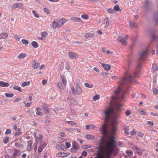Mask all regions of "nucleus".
<instances>
[{
	"instance_id": "f257e3e1",
	"label": "nucleus",
	"mask_w": 158,
	"mask_h": 158,
	"mask_svg": "<svg viewBox=\"0 0 158 158\" xmlns=\"http://www.w3.org/2000/svg\"><path fill=\"white\" fill-rule=\"evenodd\" d=\"M141 67V64H140V63L139 62L137 63L135 70L134 72V76L127 75L125 77H123L121 79H120V84L121 85H122L128 83V82H132V78L134 77H139L140 75Z\"/></svg>"
},
{
	"instance_id": "f03ea898",
	"label": "nucleus",
	"mask_w": 158,
	"mask_h": 158,
	"mask_svg": "<svg viewBox=\"0 0 158 158\" xmlns=\"http://www.w3.org/2000/svg\"><path fill=\"white\" fill-rule=\"evenodd\" d=\"M105 114L106 115L105 120L104 123L102 125L100 130L102 132V134L103 135H105L106 134V127L107 125L106 123V121L109 119L113 116L114 114V110L111 108H109L105 110Z\"/></svg>"
},
{
	"instance_id": "7ed1b4c3",
	"label": "nucleus",
	"mask_w": 158,
	"mask_h": 158,
	"mask_svg": "<svg viewBox=\"0 0 158 158\" xmlns=\"http://www.w3.org/2000/svg\"><path fill=\"white\" fill-rule=\"evenodd\" d=\"M65 22V19L64 18H62L57 21H53L52 23V27L55 29L57 28H60Z\"/></svg>"
},
{
	"instance_id": "20e7f679",
	"label": "nucleus",
	"mask_w": 158,
	"mask_h": 158,
	"mask_svg": "<svg viewBox=\"0 0 158 158\" xmlns=\"http://www.w3.org/2000/svg\"><path fill=\"white\" fill-rule=\"evenodd\" d=\"M34 135L37 143H38L40 142L41 143L42 142L43 137L41 134H39L38 132H34Z\"/></svg>"
},
{
	"instance_id": "39448f33",
	"label": "nucleus",
	"mask_w": 158,
	"mask_h": 158,
	"mask_svg": "<svg viewBox=\"0 0 158 158\" xmlns=\"http://www.w3.org/2000/svg\"><path fill=\"white\" fill-rule=\"evenodd\" d=\"M111 126L112 128L111 131V134L112 136H114L115 135L117 130V126L116 122L114 121L112 122L111 123Z\"/></svg>"
},
{
	"instance_id": "423d86ee",
	"label": "nucleus",
	"mask_w": 158,
	"mask_h": 158,
	"mask_svg": "<svg viewBox=\"0 0 158 158\" xmlns=\"http://www.w3.org/2000/svg\"><path fill=\"white\" fill-rule=\"evenodd\" d=\"M128 38V36L127 35H126L125 36V38L121 36H119L117 39L123 45H126L127 43L125 39H127Z\"/></svg>"
},
{
	"instance_id": "0eeeda50",
	"label": "nucleus",
	"mask_w": 158,
	"mask_h": 158,
	"mask_svg": "<svg viewBox=\"0 0 158 158\" xmlns=\"http://www.w3.org/2000/svg\"><path fill=\"white\" fill-rule=\"evenodd\" d=\"M79 148V146L77 143L75 142H73L72 148L71 149V152L76 153L77 152V149Z\"/></svg>"
},
{
	"instance_id": "6e6552de",
	"label": "nucleus",
	"mask_w": 158,
	"mask_h": 158,
	"mask_svg": "<svg viewBox=\"0 0 158 158\" xmlns=\"http://www.w3.org/2000/svg\"><path fill=\"white\" fill-rule=\"evenodd\" d=\"M148 52V50H146L145 51H143L140 54V57L139 58L140 60H143L147 56V53Z\"/></svg>"
},
{
	"instance_id": "1a4fd4ad",
	"label": "nucleus",
	"mask_w": 158,
	"mask_h": 158,
	"mask_svg": "<svg viewBox=\"0 0 158 158\" xmlns=\"http://www.w3.org/2000/svg\"><path fill=\"white\" fill-rule=\"evenodd\" d=\"M46 144L44 142H42L40 145L38 147V151L39 153H41L43 151V150L46 147Z\"/></svg>"
},
{
	"instance_id": "9d476101",
	"label": "nucleus",
	"mask_w": 158,
	"mask_h": 158,
	"mask_svg": "<svg viewBox=\"0 0 158 158\" xmlns=\"http://www.w3.org/2000/svg\"><path fill=\"white\" fill-rule=\"evenodd\" d=\"M14 128L15 130V131L16 132L14 134L15 136H19L22 134V132H20L21 129L19 128H18L16 125H14Z\"/></svg>"
},
{
	"instance_id": "9b49d317",
	"label": "nucleus",
	"mask_w": 158,
	"mask_h": 158,
	"mask_svg": "<svg viewBox=\"0 0 158 158\" xmlns=\"http://www.w3.org/2000/svg\"><path fill=\"white\" fill-rule=\"evenodd\" d=\"M32 141L31 140H29L27 142V150L29 151H31L32 149Z\"/></svg>"
},
{
	"instance_id": "f8f14e48",
	"label": "nucleus",
	"mask_w": 158,
	"mask_h": 158,
	"mask_svg": "<svg viewBox=\"0 0 158 158\" xmlns=\"http://www.w3.org/2000/svg\"><path fill=\"white\" fill-rule=\"evenodd\" d=\"M69 155V154L68 153L59 152L56 154V156L57 157H65L68 156Z\"/></svg>"
},
{
	"instance_id": "ddd939ff",
	"label": "nucleus",
	"mask_w": 158,
	"mask_h": 158,
	"mask_svg": "<svg viewBox=\"0 0 158 158\" xmlns=\"http://www.w3.org/2000/svg\"><path fill=\"white\" fill-rule=\"evenodd\" d=\"M101 66L105 70L107 71H109L111 68V66L110 65L105 64L103 63L101 64Z\"/></svg>"
},
{
	"instance_id": "4468645a",
	"label": "nucleus",
	"mask_w": 158,
	"mask_h": 158,
	"mask_svg": "<svg viewBox=\"0 0 158 158\" xmlns=\"http://www.w3.org/2000/svg\"><path fill=\"white\" fill-rule=\"evenodd\" d=\"M56 148L58 150H65L66 148H65L64 145L61 144L60 145L58 144L56 145Z\"/></svg>"
},
{
	"instance_id": "2eb2a0df",
	"label": "nucleus",
	"mask_w": 158,
	"mask_h": 158,
	"mask_svg": "<svg viewBox=\"0 0 158 158\" xmlns=\"http://www.w3.org/2000/svg\"><path fill=\"white\" fill-rule=\"evenodd\" d=\"M69 55L71 59H75L78 57L77 55L73 52H69Z\"/></svg>"
},
{
	"instance_id": "dca6fc26",
	"label": "nucleus",
	"mask_w": 158,
	"mask_h": 158,
	"mask_svg": "<svg viewBox=\"0 0 158 158\" xmlns=\"http://www.w3.org/2000/svg\"><path fill=\"white\" fill-rule=\"evenodd\" d=\"M76 92L77 94H81L82 93V90L81 87L78 84L76 86Z\"/></svg>"
},
{
	"instance_id": "f3484780",
	"label": "nucleus",
	"mask_w": 158,
	"mask_h": 158,
	"mask_svg": "<svg viewBox=\"0 0 158 158\" xmlns=\"http://www.w3.org/2000/svg\"><path fill=\"white\" fill-rule=\"evenodd\" d=\"M36 111V114L40 116H42L43 115L42 113L41 112L42 109L39 107H37L35 109Z\"/></svg>"
},
{
	"instance_id": "a211bd4d",
	"label": "nucleus",
	"mask_w": 158,
	"mask_h": 158,
	"mask_svg": "<svg viewBox=\"0 0 158 158\" xmlns=\"http://www.w3.org/2000/svg\"><path fill=\"white\" fill-rule=\"evenodd\" d=\"M71 19L73 21H74L76 22L81 23L82 21L81 19L79 18L76 17H72L71 18Z\"/></svg>"
},
{
	"instance_id": "6ab92c4d",
	"label": "nucleus",
	"mask_w": 158,
	"mask_h": 158,
	"mask_svg": "<svg viewBox=\"0 0 158 158\" xmlns=\"http://www.w3.org/2000/svg\"><path fill=\"white\" fill-rule=\"evenodd\" d=\"M8 36L7 33H1L0 34V40L6 39Z\"/></svg>"
},
{
	"instance_id": "aec40b11",
	"label": "nucleus",
	"mask_w": 158,
	"mask_h": 158,
	"mask_svg": "<svg viewBox=\"0 0 158 158\" xmlns=\"http://www.w3.org/2000/svg\"><path fill=\"white\" fill-rule=\"evenodd\" d=\"M94 34L92 33H88L86 34L85 35V36L86 39H88L90 38L94 37Z\"/></svg>"
},
{
	"instance_id": "412c9836",
	"label": "nucleus",
	"mask_w": 158,
	"mask_h": 158,
	"mask_svg": "<svg viewBox=\"0 0 158 158\" xmlns=\"http://www.w3.org/2000/svg\"><path fill=\"white\" fill-rule=\"evenodd\" d=\"M104 24L106 25L105 27L106 28H107L109 25V19L108 17H106L104 18Z\"/></svg>"
},
{
	"instance_id": "4be33fe9",
	"label": "nucleus",
	"mask_w": 158,
	"mask_h": 158,
	"mask_svg": "<svg viewBox=\"0 0 158 158\" xmlns=\"http://www.w3.org/2000/svg\"><path fill=\"white\" fill-rule=\"evenodd\" d=\"M121 89V88L120 87L118 86V89L117 90H116L114 91V93L116 95L115 96V98L117 99H118L119 98H118L117 96V95Z\"/></svg>"
},
{
	"instance_id": "5701e85b",
	"label": "nucleus",
	"mask_w": 158,
	"mask_h": 158,
	"mask_svg": "<svg viewBox=\"0 0 158 158\" xmlns=\"http://www.w3.org/2000/svg\"><path fill=\"white\" fill-rule=\"evenodd\" d=\"M9 86V84L7 82L3 81H0V86L2 87H8Z\"/></svg>"
},
{
	"instance_id": "b1692460",
	"label": "nucleus",
	"mask_w": 158,
	"mask_h": 158,
	"mask_svg": "<svg viewBox=\"0 0 158 158\" xmlns=\"http://www.w3.org/2000/svg\"><path fill=\"white\" fill-rule=\"evenodd\" d=\"M27 56L26 54L21 53L17 56V58L19 59H23L25 58Z\"/></svg>"
},
{
	"instance_id": "393cba45",
	"label": "nucleus",
	"mask_w": 158,
	"mask_h": 158,
	"mask_svg": "<svg viewBox=\"0 0 158 158\" xmlns=\"http://www.w3.org/2000/svg\"><path fill=\"white\" fill-rule=\"evenodd\" d=\"M86 138L89 140H93L95 139V137L94 136L92 135H90L89 134H86L85 135Z\"/></svg>"
},
{
	"instance_id": "a878e982",
	"label": "nucleus",
	"mask_w": 158,
	"mask_h": 158,
	"mask_svg": "<svg viewBox=\"0 0 158 158\" xmlns=\"http://www.w3.org/2000/svg\"><path fill=\"white\" fill-rule=\"evenodd\" d=\"M62 82L64 86H66L67 84V81L65 77L64 76L61 77Z\"/></svg>"
},
{
	"instance_id": "bb28decb",
	"label": "nucleus",
	"mask_w": 158,
	"mask_h": 158,
	"mask_svg": "<svg viewBox=\"0 0 158 158\" xmlns=\"http://www.w3.org/2000/svg\"><path fill=\"white\" fill-rule=\"evenodd\" d=\"M122 105L120 103H116L115 104V106L118 112H119L120 108L122 107Z\"/></svg>"
},
{
	"instance_id": "cd10ccee",
	"label": "nucleus",
	"mask_w": 158,
	"mask_h": 158,
	"mask_svg": "<svg viewBox=\"0 0 158 158\" xmlns=\"http://www.w3.org/2000/svg\"><path fill=\"white\" fill-rule=\"evenodd\" d=\"M32 46L35 48H37L39 46V44L37 43L35 41H33L31 43Z\"/></svg>"
},
{
	"instance_id": "c85d7f7f",
	"label": "nucleus",
	"mask_w": 158,
	"mask_h": 158,
	"mask_svg": "<svg viewBox=\"0 0 158 158\" xmlns=\"http://www.w3.org/2000/svg\"><path fill=\"white\" fill-rule=\"evenodd\" d=\"M126 153L128 156H132L133 154V152L131 150H127L126 151Z\"/></svg>"
},
{
	"instance_id": "c756f323",
	"label": "nucleus",
	"mask_w": 158,
	"mask_h": 158,
	"mask_svg": "<svg viewBox=\"0 0 158 158\" xmlns=\"http://www.w3.org/2000/svg\"><path fill=\"white\" fill-rule=\"evenodd\" d=\"M40 65V63L39 62L36 63V64H33L32 66L33 67L34 69H38Z\"/></svg>"
},
{
	"instance_id": "7c9ffc66",
	"label": "nucleus",
	"mask_w": 158,
	"mask_h": 158,
	"mask_svg": "<svg viewBox=\"0 0 158 158\" xmlns=\"http://www.w3.org/2000/svg\"><path fill=\"white\" fill-rule=\"evenodd\" d=\"M13 35L16 40L19 41L20 40V38L21 37H20L19 35L15 34H14Z\"/></svg>"
},
{
	"instance_id": "2f4dec72",
	"label": "nucleus",
	"mask_w": 158,
	"mask_h": 158,
	"mask_svg": "<svg viewBox=\"0 0 158 158\" xmlns=\"http://www.w3.org/2000/svg\"><path fill=\"white\" fill-rule=\"evenodd\" d=\"M100 95L99 94H97L94 96L93 98V100L94 101L98 100L99 99Z\"/></svg>"
},
{
	"instance_id": "473e14b6",
	"label": "nucleus",
	"mask_w": 158,
	"mask_h": 158,
	"mask_svg": "<svg viewBox=\"0 0 158 158\" xmlns=\"http://www.w3.org/2000/svg\"><path fill=\"white\" fill-rule=\"evenodd\" d=\"M41 35L42 37L45 38L48 36V33L46 31H44L41 32Z\"/></svg>"
},
{
	"instance_id": "72a5a7b5",
	"label": "nucleus",
	"mask_w": 158,
	"mask_h": 158,
	"mask_svg": "<svg viewBox=\"0 0 158 158\" xmlns=\"http://www.w3.org/2000/svg\"><path fill=\"white\" fill-rule=\"evenodd\" d=\"M30 83V81H26L22 83L21 85L22 87H24L26 86L29 85Z\"/></svg>"
},
{
	"instance_id": "f704fd0d",
	"label": "nucleus",
	"mask_w": 158,
	"mask_h": 158,
	"mask_svg": "<svg viewBox=\"0 0 158 158\" xmlns=\"http://www.w3.org/2000/svg\"><path fill=\"white\" fill-rule=\"evenodd\" d=\"M85 86L89 88H92L94 87V85L93 84H90L88 83H84Z\"/></svg>"
},
{
	"instance_id": "c9c22d12",
	"label": "nucleus",
	"mask_w": 158,
	"mask_h": 158,
	"mask_svg": "<svg viewBox=\"0 0 158 158\" xmlns=\"http://www.w3.org/2000/svg\"><path fill=\"white\" fill-rule=\"evenodd\" d=\"M9 141V138L8 137H6L3 139V143L5 144L7 143Z\"/></svg>"
},
{
	"instance_id": "e433bc0d",
	"label": "nucleus",
	"mask_w": 158,
	"mask_h": 158,
	"mask_svg": "<svg viewBox=\"0 0 158 158\" xmlns=\"http://www.w3.org/2000/svg\"><path fill=\"white\" fill-rule=\"evenodd\" d=\"M138 112L140 114L142 115H144L146 114V112L144 111L141 109L138 110Z\"/></svg>"
},
{
	"instance_id": "4c0bfd02",
	"label": "nucleus",
	"mask_w": 158,
	"mask_h": 158,
	"mask_svg": "<svg viewBox=\"0 0 158 158\" xmlns=\"http://www.w3.org/2000/svg\"><path fill=\"white\" fill-rule=\"evenodd\" d=\"M114 10H115L117 11H120V8L118 5H115L114 7ZM122 10H120V11H121Z\"/></svg>"
},
{
	"instance_id": "58836bf2",
	"label": "nucleus",
	"mask_w": 158,
	"mask_h": 158,
	"mask_svg": "<svg viewBox=\"0 0 158 158\" xmlns=\"http://www.w3.org/2000/svg\"><path fill=\"white\" fill-rule=\"evenodd\" d=\"M13 88L15 90H17L19 92H22V89L20 87L17 86H15L13 87Z\"/></svg>"
},
{
	"instance_id": "ea45409f",
	"label": "nucleus",
	"mask_w": 158,
	"mask_h": 158,
	"mask_svg": "<svg viewBox=\"0 0 158 158\" xmlns=\"http://www.w3.org/2000/svg\"><path fill=\"white\" fill-rule=\"evenodd\" d=\"M21 41L22 43L26 45H27L29 43L28 41L27 40L23 39H22Z\"/></svg>"
},
{
	"instance_id": "a19ab883",
	"label": "nucleus",
	"mask_w": 158,
	"mask_h": 158,
	"mask_svg": "<svg viewBox=\"0 0 158 158\" xmlns=\"http://www.w3.org/2000/svg\"><path fill=\"white\" fill-rule=\"evenodd\" d=\"M153 92L155 94H158V88H153Z\"/></svg>"
},
{
	"instance_id": "79ce46f5",
	"label": "nucleus",
	"mask_w": 158,
	"mask_h": 158,
	"mask_svg": "<svg viewBox=\"0 0 158 158\" xmlns=\"http://www.w3.org/2000/svg\"><path fill=\"white\" fill-rule=\"evenodd\" d=\"M107 11L108 12L112 14L114 13L115 12L114 10L112 8H109L107 9Z\"/></svg>"
},
{
	"instance_id": "37998d69",
	"label": "nucleus",
	"mask_w": 158,
	"mask_h": 158,
	"mask_svg": "<svg viewBox=\"0 0 158 158\" xmlns=\"http://www.w3.org/2000/svg\"><path fill=\"white\" fill-rule=\"evenodd\" d=\"M32 12L33 14L34 15V16L35 17L38 18H39V15L37 13H36L35 10H33Z\"/></svg>"
},
{
	"instance_id": "c03bdc74",
	"label": "nucleus",
	"mask_w": 158,
	"mask_h": 158,
	"mask_svg": "<svg viewBox=\"0 0 158 158\" xmlns=\"http://www.w3.org/2000/svg\"><path fill=\"white\" fill-rule=\"evenodd\" d=\"M5 95L7 98H11L13 96L14 94H13L6 93L5 94Z\"/></svg>"
},
{
	"instance_id": "a18cd8bd",
	"label": "nucleus",
	"mask_w": 158,
	"mask_h": 158,
	"mask_svg": "<svg viewBox=\"0 0 158 158\" xmlns=\"http://www.w3.org/2000/svg\"><path fill=\"white\" fill-rule=\"evenodd\" d=\"M145 4L147 6H148L152 4L150 0H146Z\"/></svg>"
},
{
	"instance_id": "49530a36",
	"label": "nucleus",
	"mask_w": 158,
	"mask_h": 158,
	"mask_svg": "<svg viewBox=\"0 0 158 158\" xmlns=\"http://www.w3.org/2000/svg\"><path fill=\"white\" fill-rule=\"evenodd\" d=\"M81 17L82 19H88L89 18V16L85 15H81Z\"/></svg>"
},
{
	"instance_id": "de8ad7c7",
	"label": "nucleus",
	"mask_w": 158,
	"mask_h": 158,
	"mask_svg": "<svg viewBox=\"0 0 158 158\" xmlns=\"http://www.w3.org/2000/svg\"><path fill=\"white\" fill-rule=\"evenodd\" d=\"M44 11L45 13L47 14H50V10L48 8H44Z\"/></svg>"
},
{
	"instance_id": "09e8293b",
	"label": "nucleus",
	"mask_w": 158,
	"mask_h": 158,
	"mask_svg": "<svg viewBox=\"0 0 158 158\" xmlns=\"http://www.w3.org/2000/svg\"><path fill=\"white\" fill-rule=\"evenodd\" d=\"M123 130H129V127L127 125H124L123 127Z\"/></svg>"
},
{
	"instance_id": "8fccbe9b",
	"label": "nucleus",
	"mask_w": 158,
	"mask_h": 158,
	"mask_svg": "<svg viewBox=\"0 0 158 158\" xmlns=\"http://www.w3.org/2000/svg\"><path fill=\"white\" fill-rule=\"evenodd\" d=\"M66 122L67 123L69 124L72 125L77 124V123H76L75 122H74L73 121H66Z\"/></svg>"
},
{
	"instance_id": "3c124183",
	"label": "nucleus",
	"mask_w": 158,
	"mask_h": 158,
	"mask_svg": "<svg viewBox=\"0 0 158 158\" xmlns=\"http://www.w3.org/2000/svg\"><path fill=\"white\" fill-rule=\"evenodd\" d=\"M18 7L20 8V9H23V5L22 3H18Z\"/></svg>"
},
{
	"instance_id": "603ef678",
	"label": "nucleus",
	"mask_w": 158,
	"mask_h": 158,
	"mask_svg": "<svg viewBox=\"0 0 158 158\" xmlns=\"http://www.w3.org/2000/svg\"><path fill=\"white\" fill-rule=\"evenodd\" d=\"M57 85L58 86L60 89H63V86L61 83L60 82H58Z\"/></svg>"
},
{
	"instance_id": "864d4df0",
	"label": "nucleus",
	"mask_w": 158,
	"mask_h": 158,
	"mask_svg": "<svg viewBox=\"0 0 158 158\" xmlns=\"http://www.w3.org/2000/svg\"><path fill=\"white\" fill-rule=\"evenodd\" d=\"M103 77H107L108 76V74L105 73H102L100 74Z\"/></svg>"
},
{
	"instance_id": "5fc2aeb1",
	"label": "nucleus",
	"mask_w": 158,
	"mask_h": 158,
	"mask_svg": "<svg viewBox=\"0 0 158 158\" xmlns=\"http://www.w3.org/2000/svg\"><path fill=\"white\" fill-rule=\"evenodd\" d=\"M18 5L17 3H15L11 6V7L12 9H15L18 7Z\"/></svg>"
},
{
	"instance_id": "6e6d98bb",
	"label": "nucleus",
	"mask_w": 158,
	"mask_h": 158,
	"mask_svg": "<svg viewBox=\"0 0 158 158\" xmlns=\"http://www.w3.org/2000/svg\"><path fill=\"white\" fill-rule=\"evenodd\" d=\"M152 69L154 71H156L158 70V67L156 65H153Z\"/></svg>"
},
{
	"instance_id": "4d7b16f0",
	"label": "nucleus",
	"mask_w": 158,
	"mask_h": 158,
	"mask_svg": "<svg viewBox=\"0 0 158 158\" xmlns=\"http://www.w3.org/2000/svg\"><path fill=\"white\" fill-rule=\"evenodd\" d=\"M137 135L138 136L142 137L144 136V134L143 133L141 132H138L137 133Z\"/></svg>"
},
{
	"instance_id": "13d9d810",
	"label": "nucleus",
	"mask_w": 158,
	"mask_h": 158,
	"mask_svg": "<svg viewBox=\"0 0 158 158\" xmlns=\"http://www.w3.org/2000/svg\"><path fill=\"white\" fill-rule=\"evenodd\" d=\"M43 111H44L45 113H48L49 112V110L48 108L47 107H44Z\"/></svg>"
},
{
	"instance_id": "bf43d9fd",
	"label": "nucleus",
	"mask_w": 158,
	"mask_h": 158,
	"mask_svg": "<svg viewBox=\"0 0 158 158\" xmlns=\"http://www.w3.org/2000/svg\"><path fill=\"white\" fill-rule=\"evenodd\" d=\"M132 148L134 150H135L136 151H140V148H137V147L135 146H133L132 147Z\"/></svg>"
},
{
	"instance_id": "052dcab7",
	"label": "nucleus",
	"mask_w": 158,
	"mask_h": 158,
	"mask_svg": "<svg viewBox=\"0 0 158 158\" xmlns=\"http://www.w3.org/2000/svg\"><path fill=\"white\" fill-rule=\"evenodd\" d=\"M132 148L134 150H135L136 151H140V148H137V147L135 146H133L132 147Z\"/></svg>"
},
{
	"instance_id": "680f3d73",
	"label": "nucleus",
	"mask_w": 158,
	"mask_h": 158,
	"mask_svg": "<svg viewBox=\"0 0 158 158\" xmlns=\"http://www.w3.org/2000/svg\"><path fill=\"white\" fill-rule=\"evenodd\" d=\"M132 148L134 150H135L136 151H140V148H137V147L135 146H133L132 147Z\"/></svg>"
},
{
	"instance_id": "e2e57ef3",
	"label": "nucleus",
	"mask_w": 158,
	"mask_h": 158,
	"mask_svg": "<svg viewBox=\"0 0 158 158\" xmlns=\"http://www.w3.org/2000/svg\"><path fill=\"white\" fill-rule=\"evenodd\" d=\"M11 131L10 129H6V131L5 132V134L6 135H7L8 134H10L11 133Z\"/></svg>"
},
{
	"instance_id": "0e129e2a",
	"label": "nucleus",
	"mask_w": 158,
	"mask_h": 158,
	"mask_svg": "<svg viewBox=\"0 0 158 158\" xmlns=\"http://www.w3.org/2000/svg\"><path fill=\"white\" fill-rule=\"evenodd\" d=\"M65 145L66 146V148H69L71 146L69 142L65 143Z\"/></svg>"
},
{
	"instance_id": "69168bd1",
	"label": "nucleus",
	"mask_w": 158,
	"mask_h": 158,
	"mask_svg": "<svg viewBox=\"0 0 158 158\" xmlns=\"http://www.w3.org/2000/svg\"><path fill=\"white\" fill-rule=\"evenodd\" d=\"M136 131L135 130H133L131 132V134L132 135H135L136 134Z\"/></svg>"
},
{
	"instance_id": "338daca9",
	"label": "nucleus",
	"mask_w": 158,
	"mask_h": 158,
	"mask_svg": "<svg viewBox=\"0 0 158 158\" xmlns=\"http://www.w3.org/2000/svg\"><path fill=\"white\" fill-rule=\"evenodd\" d=\"M59 135L62 137H64L65 136V134L62 132H60L59 134Z\"/></svg>"
},
{
	"instance_id": "774afa93",
	"label": "nucleus",
	"mask_w": 158,
	"mask_h": 158,
	"mask_svg": "<svg viewBox=\"0 0 158 158\" xmlns=\"http://www.w3.org/2000/svg\"><path fill=\"white\" fill-rule=\"evenodd\" d=\"M130 26L131 27H134L135 26V23L131 21H130Z\"/></svg>"
}]
</instances>
